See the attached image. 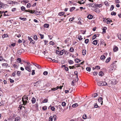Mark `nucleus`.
Returning a JSON list of instances; mask_svg holds the SVG:
<instances>
[{
  "label": "nucleus",
  "instance_id": "obj_1",
  "mask_svg": "<svg viewBox=\"0 0 121 121\" xmlns=\"http://www.w3.org/2000/svg\"><path fill=\"white\" fill-rule=\"evenodd\" d=\"M28 100V97L26 96H24V97L22 98V101L23 102V103L24 105L27 104V100Z\"/></svg>",
  "mask_w": 121,
  "mask_h": 121
},
{
  "label": "nucleus",
  "instance_id": "obj_2",
  "mask_svg": "<svg viewBox=\"0 0 121 121\" xmlns=\"http://www.w3.org/2000/svg\"><path fill=\"white\" fill-rule=\"evenodd\" d=\"M25 69L28 71L30 72L31 70V66H25Z\"/></svg>",
  "mask_w": 121,
  "mask_h": 121
},
{
  "label": "nucleus",
  "instance_id": "obj_3",
  "mask_svg": "<svg viewBox=\"0 0 121 121\" xmlns=\"http://www.w3.org/2000/svg\"><path fill=\"white\" fill-rule=\"evenodd\" d=\"M111 83L113 85H115L116 84L117 81L115 79H113L111 81Z\"/></svg>",
  "mask_w": 121,
  "mask_h": 121
},
{
  "label": "nucleus",
  "instance_id": "obj_4",
  "mask_svg": "<svg viewBox=\"0 0 121 121\" xmlns=\"http://www.w3.org/2000/svg\"><path fill=\"white\" fill-rule=\"evenodd\" d=\"M98 101L100 103H101V104L102 105L103 104V99L101 97H99L98 99Z\"/></svg>",
  "mask_w": 121,
  "mask_h": 121
},
{
  "label": "nucleus",
  "instance_id": "obj_5",
  "mask_svg": "<svg viewBox=\"0 0 121 121\" xmlns=\"http://www.w3.org/2000/svg\"><path fill=\"white\" fill-rule=\"evenodd\" d=\"M22 50H24L23 49H22L18 50L17 52V53L18 55L21 54L22 52Z\"/></svg>",
  "mask_w": 121,
  "mask_h": 121
},
{
  "label": "nucleus",
  "instance_id": "obj_6",
  "mask_svg": "<svg viewBox=\"0 0 121 121\" xmlns=\"http://www.w3.org/2000/svg\"><path fill=\"white\" fill-rule=\"evenodd\" d=\"M65 52V50L64 49H63V50H61V51L59 53H58V55H62Z\"/></svg>",
  "mask_w": 121,
  "mask_h": 121
},
{
  "label": "nucleus",
  "instance_id": "obj_7",
  "mask_svg": "<svg viewBox=\"0 0 121 121\" xmlns=\"http://www.w3.org/2000/svg\"><path fill=\"white\" fill-rule=\"evenodd\" d=\"M33 64L35 66L39 69H41V66L35 63V64Z\"/></svg>",
  "mask_w": 121,
  "mask_h": 121
},
{
  "label": "nucleus",
  "instance_id": "obj_8",
  "mask_svg": "<svg viewBox=\"0 0 121 121\" xmlns=\"http://www.w3.org/2000/svg\"><path fill=\"white\" fill-rule=\"evenodd\" d=\"M17 62L21 64H23L22 63V60L20 58H18L17 60Z\"/></svg>",
  "mask_w": 121,
  "mask_h": 121
},
{
  "label": "nucleus",
  "instance_id": "obj_9",
  "mask_svg": "<svg viewBox=\"0 0 121 121\" xmlns=\"http://www.w3.org/2000/svg\"><path fill=\"white\" fill-rule=\"evenodd\" d=\"M97 84L98 86H103L102 81H100L99 82H98Z\"/></svg>",
  "mask_w": 121,
  "mask_h": 121
},
{
  "label": "nucleus",
  "instance_id": "obj_10",
  "mask_svg": "<svg viewBox=\"0 0 121 121\" xmlns=\"http://www.w3.org/2000/svg\"><path fill=\"white\" fill-rule=\"evenodd\" d=\"M107 29V28L106 27H104L102 29L103 33H106V30Z\"/></svg>",
  "mask_w": 121,
  "mask_h": 121
},
{
  "label": "nucleus",
  "instance_id": "obj_11",
  "mask_svg": "<svg viewBox=\"0 0 121 121\" xmlns=\"http://www.w3.org/2000/svg\"><path fill=\"white\" fill-rule=\"evenodd\" d=\"M93 16L91 14H89L88 15L87 17L89 19H92L93 18Z\"/></svg>",
  "mask_w": 121,
  "mask_h": 121
},
{
  "label": "nucleus",
  "instance_id": "obj_12",
  "mask_svg": "<svg viewBox=\"0 0 121 121\" xmlns=\"http://www.w3.org/2000/svg\"><path fill=\"white\" fill-rule=\"evenodd\" d=\"M32 102L33 104H34L36 102V99L34 97H33L32 98Z\"/></svg>",
  "mask_w": 121,
  "mask_h": 121
},
{
  "label": "nucleus",
  "instance_id": "obj_13",
  "mask_svg": "<svg viewBox=\"0 0 121 121\" xmlns=\"http://www.w3.org/2000/svg\"><path fill=\"white\" fill-rule=\"evenodd\" d=\"M34 14H36L37 15H40L41 14V13L40 11H35V13H34Z\"/></svg>",
  "mask_w": 121,
  "mask_h": 121
},
{
  "label": "nucleus",
  "instance_id": "obj_14",
  "mask_svg": "<svg viewBox=\"0 0 121 121\" xmlns=\"http://www.w3.org/2000/svg\"><path fill=\"white\" fill-rule=\"evenodd\" d=\"M35 107L36 109V110H37V111L39 109L38 108V103H36L35 104Z\"/></svg>",
  "mask_w": 121,
  "mask_h": 121
},
{
  "label": "nucleus",
  "instance_id": "obj_15",
  "mask_svg": "<svg viewBox=\"0 0 121 121\" xmlns=\"http://www.w3.org/2000/svg\"><path fill=\"white\" fill-rule=\"evenodd\" d=\"M20 118L19 116L16 117L15 119V121H19Z\"/></svg>",
  "mask_w": 121,
  "mask_h": 121
},
{
  "label": "nucleus",
  "instance_id": "obj_16",
  "mask_svg": "<svg viewBox=\"0 0 121 121\" xmlns=\"http://www.w3.org/2000/svg\"><path fill=\"white\" fill-rule=\"evenodd\" d=\"M2 66L5 67H7L8 66L9 67L8 65L7 64V63L2 64Z\"/></svg>",
  "mask_w": 121,
  "mask_h": 121
},
{
  "label": "nucleus",
  "instance_id": "obj_17",
  "mask_svg": "<svg viewBox=\"0 0 121 121\" xmlns=\"http://www.w3.org/2000/svg\"><path fill=\"white\" fill-rule=\"evenodd\" d=\"M86 51L85 50L83 49L82 52V55L84 56L86 54Z\"/></svg>",
  "mask_w": 121,
  "mask_h": 121
},
{
  "label": "nucleus",
  "instance_id": "obj_18",
  "mask_svg": "<svg viewBox=\"0 0 121 121\" xmlns=\"http://www.w3.org/2000/svg\"><path fill=\"white\" fill-rule=\"evenodd\" d=\"M75 61L76 63H78L81 61V60L78 59H76L75 60Z\"/></svg>",
  "mask_w": 121,
  "mask_h": 121
},
{
  "label": "nucleus",
  "instance_id": "obj_19",
  "mask_svg": "<svg viewBox=\"0 0 121 121\" xmlns=\"http://www.w3.org/2000/svg\"><path fill=\"white\" fill-rule=\"evenodd\" d=\"M111 58L110 57H109L107 58V59L106 60L105 62L106 63H107L109 62Z\"/></svg>",
  "mask_w": 121,
  "mask_h": 121
},
{
  "label": "nucleus",
  "instance_id": "obj_20",
  "mask_svg": "<svg viewBox=\"0 0 121 121\" xmlns=\"http://www.w3.org/2000/svg\"><path fill=\"white\" fill-rule=\"evenodd\" d=\"M93 43L95 45H96L97 44V40H94L93 42Z\"/></svg>",
  "mask_w": 121,
  "mask_h": 121
},
{
  "label": "nucleus",
  "instance_id": "obj_21",
  "mask_svg": "<svg viewBox=\"0 0 121 121\" xmlns=\"http://www.w3.org/2000/svg\"><path fill=\"white\" fill-rule=\"evenodd\" d=\"M100 58L102 60H103L105 59V57L103 55L101 56Z\"/></svg>",
  "mask_w": 121,
  "mask_h": 121
},
{
  "label": "nucleus",
  "instance_id": "obj_22",
  "mask_svg": "<svg viewBox=\"0 0 121 121\" xmlns=\"http://www.w3.org/2000/svg\"><path fill=\"white\" fill-rule=\"evenodd\" d=\"M118 50V48L116 46H115L114 48L113 49V50L114 51V52H116Z\"/></svg>",
  "mask_w": 121,
  "mask_h": 121
},
{
  "label": "nucleus",
  "instance_id": "obj_23",
  "mask_svg": "<svg viewBox=\"0 0 121 121\" xmlns=\"http://www.w3.org/2000/svg\"><path fill=\"white\" fill-rule=\"evenodd\" d=\"M64 12H60L58 13V15L60 16L64 15Z\"/></svg>",
  "mask_w": 121,
  "mask_h": 121
},
{
  "label": "nucleus",
  "instance_id": "obj_24",
  "mask_svg": "<svg viewBox=\"0 0 121 121\" xmlns=\"http://www.w3.org/2000/svg\"><path fill=\"white\" fill-rule=\"evenodd\" d=\"M68 62L70 64H72L74 63V62L71 60H68Z\"/></svg>",
  "mask_w": 121,
  "mask_h": 121
},
{
  "label": "nucleus",
  "instance_id": "obj_25",
  "mask_svg": "<svg viewBox=\"0 0 121 121\" xmlns=\"http://www.w3.org/2000/svg\"><path fill=\"white\" fill-rule=\"evenodd\" d=\"M83 0H82L81 1V2L80 1H78V3L80 4H84L85 3V2L84 1L83 2Z\"/></svg>",
  "mask_w": 121,
  "mask_h": 121
},
{
  "label": "nucleus",
  "instance_id": "obj_26",
  "mask_svg": "<svg viewBox=\"0 0 121 121\" xmlns=\"http://www.w3.org/2000/svg\"><path fill=\"white\" fill-rule=\"evenodd\" d=\"M114 69V68L113 67H112L110 68L109 69V71L111 72Z\"/></svg>",
  "mask_w": 121,
  "mask_h": 121
},
{
  "label": "nucleus",
  "instance_id": "obj_27",
  "mask_svg": "<svg viewBox=\"0 0 121 121\" xmlns=\"http://www.w3.org/2000/svg\"><path fill=\"white\" fill-rule=\"evenodd\" d=\"M74 49L72 47L69 50V51L70 52H73L74 51Z\"/></svg>",
  "mask_w": 121,
  "mask_h": 121
},
{
  "label": "nucleus",
  "instance_id": "obj_28",
  "mask_svg": "<svg viewBox=\"0 0 121 121\" xmlns=\"http://www.w3.org/2000/svg\"><path fill=\"white\" fill-rule=\"evenodd\" d=\"M99 76H102L104 74L102 72V71H100L99 73Z\"/></svg>",
  "mask_w": 121,
  "mask_h": 121
},
{
  "label": "nucleus",
  "instance_id": "obj_29",
  "mask_svg": "<svg viewBox=\"0 0 121 121\" xmlns=\"http://www.w3.org/2000/svg\"><path fill=\"white\" fill-rule=\"evenodd\" d=\"M78 106V104L77 103L75 104H73L72 105V107L73 108H75L77 107Z\"/></svg>",
  "mask_w": 121,
  "mask_h": 121
},
{
  "label": "nucleus",
  "instance_id": "obj_30",
  "mask_svg": "<svg viewBox=\"0 0 121 121\" xmlns=\"http://www.w3.org/2000/svg\"><path fill=\"white\" fill-rule=\"evenodd\" d=\"M44 26L45 27L48 28L49 26V25L48 24H45L44 25Z\"/></svg>",
  "mask_w": 121,
  "mask_h": 121
},
{
  "label": "nucleus",
  "instance_id": "obj_31",
  "mask_svg": "<svg viewBox=\"0 0 121 121\" xmlns=\"http://www.w3.org/2000/svg\"><path fill=\"white\" fill-rule=\"evenodd\" d=\"M19 19L23 21H25L26 20V18H22L21 17H19Z\"/></svg>",
  "mask_w": 121,
  "mask_h": 121
},
{
  "label": "nucleus",
  "instance_id": "obj_32",
  "mask_svg": "<svg viewBox=\"0 0 121 121\" xmlns=\"http://www.w3.org/2000/svg\"><path fill=\"white\" fill-rule=\"evenodd\" d=\"M22 106L21 105H20L18 107V108H19L18 109V110L20 111H21L22 109Z\"/></svg>",
  "mask_w": 121,
  "mask_h": 121
},
{
  "label": "nucleus",
  "instance_id": "obj_33",
  "mask_svg": "<svg viewBox=\"0 0 121 121\" xmlns=\"http://www.w3.org/2000/svg\"><path fill=\"white\" fill-rule=\"evenodd\" d=\"M103 86H106L107 85V83L104 81H102Z\"/></svg>",
  "mask_w": 121,
  "mask_h": 121
},
{
  "label": "nucleus",
  "instance_id": "obj_34",
  "mask_svg": "<svg viewBox=\"0 0 121 121\" xmlns=\"http://www.w3.org/2000/svg\"><path fill=\"white\" fill-rule=\"evenodd\" d=\"M66 105V103L65 102H62L61 105H62L63 106H65Z\"/></svg>",
  "mask_w": 121,
  "mask_h": 121
},
{
  "label": "nucleus",
  "instance_id": "obj_35",
  "mask_svg": "<svg viewBox=\"0 0 121 121\" xmlns=\"http://www.w3.org/2000/svg\"><path fill=\"white\" fill-rule=\"evenodd\" d=\"M75 9V7H72L70 8V11L72 12Z\"/></svg>",
  "mask_w": 121,
  "mask_h": 121
},
{
  "label": "nucleus",
  "instance_id": "obj_36",
  "mask_svg": "<svg viewBox=\"0 0 121 121\" xmlns=\"http://www.w3.org/2000/svg\"><path fill=\"white\" fill-rule=\"evenodd\" d=\"M21 9L22 11H25L26 10L25 9V8L23 6H22L21 7Z\"/></svg>",
  "mask_w": 121,
  "mask_h": 121
},
{
  "label": "nucleus",
  "instance_id": "obj_37",
  "mask_svg": "<svg viewBox=\"0 0 121 121\" xmlns=\"http://www.w3.org/2000/svg\"><path fill=\"white\" fill-rule=\"evenodd\" d=\"M8 36V35L6 34H4L2 35V37L3 38H4L6 37H7Z\"/></svg>",
  "mask_w": 121,
  "mask_h": 121
},
{
  "label": "nucleus",
  "instance_id": "obj_38",
  "mask_svg": "<svg viewBox=\"0 0 121 121\" xmlns=\"http://www.w3.org/2000/svg\"><path fill=\"white\" fill-rule=\"evenodd\" d=\"M94 11H95L96 13H99L100 12L99 9H95L94 10Z\"/></svg>",
  "mask_w": 121,
  "mask_h": 121
},
{
  "label": "nucleus",
  "instance_id": "obj_39",
  "mask_svg": "<svg viewBox=\"0 0 121 121\" xmlns=\"http://www.w3.org/2000/svg\"><path fill=\"white\" fill-rule=\"evenodd\" d=\"M53 117L52 116H50L49 118V121H52L53 120Z\"/></svg>",
  "mask_w": 121,
  "mask_h": 121
},
{
  "label": "nucleus",
  "instance_id": "obj_40",
  "mask_svg": "<svg viewBox=\"0 0 121 121\" xmlns=\"http://www.w3.org/2000/svg\"><path fill=\"white\" fill-rule=\"evenodd\" d=\"M83 118L84 119H86L87 118V116L86 114H84V115H83Z\"/></svg>",
  "mask_w": 121,
  "mask_h": 121
},
{
  "label": "nucleus",
  "instance_id": "obj_41",
  "mask_svg": "<svg viewBox=\"0 0 121 121\" xmlns=\"http://www.w3.org/2000/svg\"><path fill=\"white\" fill-rule=\"evenodd\" d=\"M21 72V71H17V74L18 76H19L20 75Z\"/></svg>",
  "mask_w": 121,
  "mask_h": 121
},
{
  "label": "nucleus",
  "instance_id": "obj_42",
  "mask_svg": "<svg viewBox=\"0 0 121 121\" xmlns=\"http://www.w3.org/2000/svg\"><path fill=\"white\" fill-rule=\"evenodd\" d=\"M100 67L98 65L96 66L95 68V69H100Z\"/></svg>",
  "mask_w": 121,
  "mask_h": 121
},
{
  "label": "nucleus",
  "instance_id": "obj_43",
  "mask_svg": "<svg viewBox=\"0 0 121 121\" xmlns=\"http://www.w3.org/2000/svg\"><path fill=\"white\" fill-rule=\"evenodd\" d=\"M86 70L88 72H90L91 70V69L90 68L87 67L86 68Z\"/></svg>",
  "mask_w": 121,
  "mask_h": 121
},
{
  "label": "nucleus",
  "instance_id": "obj_44",
  "mask_svg": "<svg viewBox=\"0 0 121 121\" xmlns=\"http://www.w3.org/2000/svg\"><path fill=\"white\" fill-rule=\"evenodd\" d=\"M28 40L30 41V42H31L32 41H34L31 38L29 37H28Z\"/></svg>",
  "mask_w": 121,
  "mask_h": 121
},
{
  "label": "nucleus",
  "instance_id": "obj_45",
  "mask_svg": "<svg viewBox=\"0 0 121 121\" xmlns=\"http://www.w3.org/2000/svg\"><path fill=\"white\" fill-rule=\"evenodd\" d=\"M8 3L10 4H13V1H9V2H8Z\"/></svg>",
  "mask_w": 121,
  "mask_h": 121
},
{
  "label": "nucleus",
  "instance_id": "obj_46",
  "mask_svg": "<svg viewBox=\"0 0 121 121\" xmlns=\"http://www.w3.org/2000/svg\"><path fill=\"white\" fill-rule=\"evenodd\" d=\"M78 39L79 40H82V37L80 35L79 36H78Z\"/></svg>",
  "mask_w": 121,
  "mask_h": 121
},
{
  "label": "nucleus",
  "instance_id": "obj_47",
  "mask_svg": "<svg viewBox=\"0 0 121 121\" xmlns=\"http://www.w3.org/2000/svg\"><path fill=\"white\" fill-rule=\"evenodd\" d=\"M94 107L95 108H97L99 107V106L97 104V103H95L94 105Z\"/></svg>",
  "mask_w": 121,
  "mask_h": 121
},
{
  "label": "nucleus",
  "instance_id": "obj_48",
  "mask_svg": "<svg viewBox=\"0 0 121 121\" xmlns=\"http://www.w3.org/2000/svg\"><path fill=\"white\" fill-rule=\"evenodd\" d=\"M48 101V100L47 99H45L43 101V103H46V102H47Z\"/></svg>",
  "mask_w": 121,
  "mask_h": 121
},
{
  "label": "nucleus",
  "instance_id": "obj_49",
  "mask_svg": "<svg viewBox=\"0 0 121 121\" xmlns=\"http://www.w3.org/2000/svg\"><path fill=\"white\" fill-rule=\"evenodd\" d=\"M53 117L54 121H56V116L55 115H53Z\"/></svg>",
  "mask_w": 121,
  "mask_h": 121
},
{
  "label": "nucleus",
  "instance_id": "obj_50",
  "mask_svg": "<svg viewBox=\"0 0 121 121\" xmlns=\"http://www.w3.org/2000/svg\"><path fill=\"white\" fill-rule=\"evenodd\" d=\"M89 41V39H87L85 40V43L87 44L88 43Z\"/></svg>",
  "mask_w": 121,
  "mask_h": 121
},
{
  "label": "nucleus",
  "instance_id": "obj_51",
  "mask_svg": "<svg viewBox=\"0 0 121 121\" xmlns=\"http://www.w3.org/2000/svg\"><path fill=\"white\" fill-rule=\"evenodd\" d=\"M116 12H111V14L112 15H116Z\"/></svg>",
  "mask_w": 121,
  "mask_h": 121
},
{
  "label": "nucleus",
  "instance_id": "obj_52",
  "mask_svg": "<svg viewBox=\"0 0 121 121\" xmlns=\"http://www.w3.org/2000/svg\"><path fill=\"white\" fill-rule=\"evenodd\" d=\"M102 5L100 4H97L95 5V6L97 7H99L100 8L101 7Z\"/></svg>",
  "mask_w": 121,
  "mask_h": 121
},
{
  "label": "nucleus",
  "instance_id": "obj_53",
  "mask_svg": "<svg viewBox=\"0 0 121 121\" xmlns=\"http://www.w3.org/2000/svg\"><path fill=\"white\" fill-rule=\"evenodd\" d=\"M34 39L36 40H37L38 39L37 36L36 35H35L34 36Z\"/></svg>",
  "mask_w": 121,
  "mask_h": 121
},
{
  "label": "nucleus",
  "instance_id": "obj_54",
  "mask_svg": "<svg viewBox=\"0 0 121 121\" xmlns=\"http://www.w3.org/2000/svg\"><path fill=\"white\" fill-rule=\"evenodd\" d=\"M74 19V17H73L72 18H70L69 19V21L70 22L72 21Z\"/></svg>",
  "mask_w": 121,
  "mask_h": 121
},
{
  "label": "nucleus",
  "instance_id": "obj_55",
  "mask_svg": "<svg viewBox=\"0 0 121 121\" xmlns=\"http://www.w3.org/2000/svg\"><path fill=\"white\" fill-rule=\"evenodd\" d=\"M114 7L113 5H112L111 6V7L110 8V10L111 11L112 10L114 9Z\"/></svg>",
  "mask_w": 121,
  "mask_h": 121
},
{
  "label": "nucleus",
  "instance_id": "obj_56",
  "mask_svg": "<svg viewBox=\"0 0 121 121\" xmlns=\"http://www.w3.org/2000/svg\"><path fill=\"white\" fill-rule=\"evenodd\" d=\"M16 71H14L13 73L12 74V75L13 77H15V75L16 74Z\"/></svg>",
  "mask_w": 121,
  "mask_h": 121
},
{
  "label": "nucleus",
  "instance_id": "obj_57",
  "mask_svg": "<svg viewBox=\"0 0 121 121\" xmlns=\"http://www.w3.org/2000/svg\"><path fill=\"white\" fill-rule=\"evenodd\" d=\"M104 4L106 6H108L109 5L108 4V2L107 1H105L104 2Z\"/></svg>",
  "mask_w": 121,
  "mask_h": 121
},
{
  "label": "nucleus",
  "instance_id": "obj_58",
  "mask_svg": "<svg viewBox=\"0 0 121 121\" xmlns=\"http://www.w3.org/2000/svg\"><path fill=\"white\" fill-rule=\"evenodd\" d=\"M48 74V72L47 71H45L43 73V74L45 75H47Z\"/></svg>",
  "mask_w": 121,
  "mask_h": 121
},
{
  "label": "nucleus",
  "instance_id": "obj_59",
  "mask_svg": "<svg viewBox=\"0 0 121 121\" xmlns=\"http://www.w3.org/2000/svg\"><path fill=\"white\" fill-rule=\"evenodd\" d=\"M42 109L44 110H46L47 109V108L46 106H44L42 108Z\"/></svg>",
  "mask_w": 121,
  "mask_h": 121
},
{
  "label": "nucleus",
  "instance_id": "obj_60",
  "mask_svg": "<svg viewBox=\"0 0 121 121\" xmlns=\"http://www.w3.org/2000/svg\"><path fill=\"white\" fill-rule=\"evenodd\" d=\"M39 35H40V38L41 39H43V37H44V35H42L41 34H39Z\"/></svg>",
  "mask_w": 121,
  "mask_h": 121
},
{
  "label": "nucleus",
  "instance_id": "obj_61",
  "mask_svg": "<svg viewBox=\"0 0 121 121\" xmlns=\"http://www.w3.org/2000/svg\"><path fill=\"white\" fill-rule=\"evenodd\" d=\"M50 44L51 45H54V42H52V41H51L50 42Z\"/></svg>",
  "mask_w": 121,
  "mask_h": 121
},
{
  "label": "nucleus",
  "instance_id": "obj_62",
  "mask_svg": "<svg viewBox=\"0 0 121 121\" xmlns=\"http://www.w3.org/2000/svg\"><path fill=\"white\" fill-rule=\"evenodd\" d=\"M93 97H96L98 96V94L97 93H95L94 95H93Z\"/></svg>",
  "mask_w": 121,
  "mask_h": 121
},
{
  "label": "nucleus",
  "instance_id": "obj_63",
  "mask_svg": "<svg viewBox=\"0 0 121 121\" xmlns=\"http://www.w3.org/2000/svg\"><path fill=\"white\" fill-rule=\"evenodd\" d=\"M31 4L30 3H28L27 4V8H29L30 7Z\"/></svg>",
  "mask_w": 121,
  "mask_h": 121
},
{
  "label": "nucleus",
  "instance_id": "obj_64",
  "mask_svg": "<svg viewBox=\"0 0 121 121\" xmlns=\"http://www.w3.org/2000/svg\"><path fill=\"white\" fill-rule=\"evenodd\" d=\"M16 10V8H13L12 9V11L13 12H14Z\"/></svg>",
  "mask_w": 121,
  "mask_h": 121
}]
</instances>
